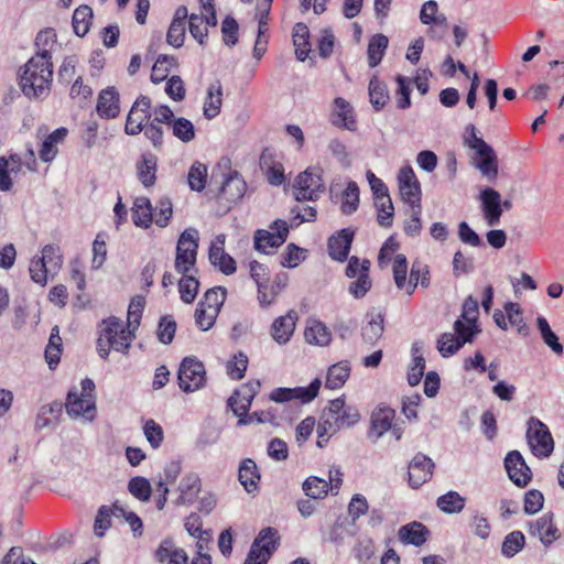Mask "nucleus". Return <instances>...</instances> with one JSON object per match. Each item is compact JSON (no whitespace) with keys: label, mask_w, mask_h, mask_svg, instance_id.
<instances>
[{"label":"nucleus","mask_w":564,"mask_h":564,"mask_svg":"<svg viewBox=\"0 0 564 564\" xmlns=\"http://www.w3.org/2000/svg\"><path fill=\"white\" fill-rule=\"evenodd\" d=\"M280 536L275 529H262L251 544L247 558L267 564L279 545Z\"/></svg>","instance_id":"9d476101"},{"label":"nucleus","mask_w":564,"mask_h":564,"mask_svg":"<svg viewBox=\"0 0 564 564\" xmlns=\"http://www.w3.org/2000/svg\"><path fill=\"white\" fill-rule=\"evenodd\" d=\"M433 460L422 453H417L409 464V485L417 489L432 478Z\"/></svg>","instance_id":"f3484780"},{"label":"nucleus","mask_w":564,"mask_h":564,"mask_svg":"<svg viewBox=\"0 0 564 564\" xmlns=\"http://www.w3.org/2000/svg\"><path fill=\"white\" fill-rule=\"evenodd\" d=\"M260 387V382L256 383V388L246 387L240 391H237L234 395L228 399V406L231 408L232 412L239 416V425H245L253 422L256 420L258 423H264L271 420L269 414L265 413H252L248 419L243 416L248 412L252 399L257 392V389Z\"/></svg>","instance_id":"0eeeda50"},{"label":"nucleus","mask_w":564,"mask_h":564,"mask_svg":"<svg viewBox=\"0 0 564 564\" xmlns=\"http://www.w3.org/2000/svg\"><path fill=\"white\" fill-rule=\"evenodd\" d=\"M324 189L322 170L319 167H307L295 180L294 197L296 200H316Z\"/></svg>","instance_id":"423d86ee"},{"label":"nucleus","mask_w":564,"mask_h":564,"mask_svg":"<svg viewBox=\"0 0 564 564\" xmlns=\"http://www.w3.org/2000/svg\"><path fill=\"white\" fill-rule=\"evenodd\" d=\"M223 105V87L219 80L212 83L204 101L203 113L206 119H214L219 115Z\"/></svg>","instance_id":"c756f323"},{"label":"nucleus","mask_w":564,"mask_h":564,"mask_svg":"<svg viewBox=\"0 0 564 564\" xmlns=\"http://www.w3.org/2000/svg\"><path fill=\"white\" fill-rule=\"evenodd\" d=\"M505 468L510 480L519 487L527 486L531 480V470L518 451H511L507 454L505 458Z\"/></svg>","instance_id":"a211bd4d"},{"label":"nucleus","mask_w":564,"mask_h":564,"mask_svg":"<svg viewBox=\"0 0 564 564\" xmlns=\"http://www.w3.org/2000/svg\"><path fill=\"white\" fill-rule=\"evenodd\" d=\"M394 419V410L389 406H382L375 410L371 414V426L369 437L377 442L387 431L391 429Z\"/></svg>","instance_id":"b1692460"},{"label":"nucleus","mask_w":564,"mask_h":564,"mask_svg":"<svg viewBox=\"0 0 564 564\" xmlns=\"http://www.w3.org/2000/svg\"><path fill=\"white\" fill-rule=\"evenodd\" d=\"M359 205V188L355 182H349L343 193L340 209L345 215L355 213Z\"/></svg>","instance_id":"4d7b16f0"},{"label":"nucleus","mask_w":564,"mask_h":564,"mask_svg":"<svg viewBox=\"0 0 564 564\" xmlns=\"http://www.w3.org/2000/svg\"><path fill=\"white\" fill-rule=\"evenodd\" d=\"M471 341L473 340H464V338L456 333H444L437 339V350L442 357L446 358L456 354L464 344Z\"/></svg>","instance_id":"4c0bfd02"},{"label":"nucleus","mask_w":564,"mask_h":564,"mask_svg":"<svg viewBox=\"0 0 564 564\" xmlns=\"http://www.w3.org/2000/svg\"><path fill=\"white\" fill-rule=\"evenodd\" d=\"M384 330L383 315L379 312H370L366 316V324L361 328L364 340L370 345L376 344Z\"/></svg>","instance_id":"c85d7f7f"},{"label":"nucleus","mask_w":564,"mask_h":564,"mask_svg":"<svg viewBox=\"0 0 564 564\" xmlns=\"http://www.w3.org/2000/svg\"><path fill=\"white\" fill-rule=\"evenodd\" d=\"M465 498L456 491H448L436 500L437 508L444 513H459L465 507Z\"/></svg>","instance_id":"37998d69"},{"label":"nucleus","mask_w":564,"mask_h":564,"mask_svg":"<svg viewBox=\"0 0 564 564\" xmlns=\"http://www.w3.org/2000/svg\"><path fill=\"white\" fill-rule=\"evenodd\" d=\"M93 19V10L88 6L78 7L73 14L74 32L78 36H84L89 31Z\"/></svg>","instance_id":"09e8293b"},{"label":"nucleus","mask_w":564,"mask_h":564,"mask_svg":"<svg viewBox=\"0 0 564 564\" xmlns=\"http://www.w3.org/2000/svg\"><path fill=\"white\" fill-rule=\"evenodd\" d=\"M238 477L240 484L249 494L258 489V480L260 479V475L257 465L252 459L247 458L242 460L239 467Z\"/></svg>","instance_id":"473e14b6"},{"label":"nucleus","mask_w":564,"mask_h":564,"mask_svg":"<svg viewBox=\"0 0 564 564\" xmlns=\"http://www.w3.org/2000/svg\"><path fill=\"white\" fill-rule=\"evenodd\" d=\"M207 167L200 162H195L188 172V185L193 191L200 192L205 188Z\"/></svg>","instance_id":"e2e57ef3"},{"label":"nucleus","mask_w":564,"mask_h":564,"mask_svg":"<svg viewBox=\"0 0 564 564\" xmlns=\"http://www.w3.org/2000/svg\"><path fill=\"white\" fill-rule=\"evenodd\" d=\"M332 123L338 128H344L349 131H355L357 129L354 108L341 97H337L334 100Z\"/></svg>","instance_id":"4be33fe9"},{"label":"nucleus","mask_w":564,"mask_h":564,"mask_svg":"<svg viewBox=\"0 0 564 564\" xmlns=\"http://www.w3.org/2000/svg\"><path fill=\"white\" fill-rule=\"evenodd\" d=\"M172 214V202L169 198L163 197L156 203L155 208H153V221L158 226L164 228L169 225Z\"/></svg>","instance_id":"774afa93"},{"label":"nucleus","mask_w":564,"mask_h":564,"mask_svg":"<svg viewBox=\"0 0 564 564\" xmlns=\"http://www.w3.org/2000/svg\"><path fill=\"white\" fill-rule=\"evenodd\" d=\"M302 488L305 495L313 499H322L329 491L328 481L314 476L308 477Z\"/></svg>","instance_id":"864d4df0"},{"label":"nucleus","mask_w":564,"mask_h":564,"mask_svg":"<svg viewBox=\"0 0 564 564\" xmlns=\"http://www.w3.org/2000/svg\"><path fill=\"white\" fill-rule=\"evenodd\" d=\"M115 507L101 506L94 522V533L96 536L101 538L105 532L111 527V516H113Z\"/></svg>","instance_id":"69168bd1"},{"label":"nucleus","mask_w":564,"mask_h":564,"mask_svg":"<svg viewBox=\"0 0 564 564\" xmlns=\"http://www.w3.org/2000/svg\"><path fill=\"white\" fill-rule=\"evenodd\" d=\"M132 221L137 227L144 229L149 228L153 223V207L148 197L139 196L134 199Z\"/></svg>","instance_id":"cd10ccee"},{"label":"nucleus","mask_w":564,"mask_h":564,"mask_svg":"<svg viewBox=\"0 0 564 564\" xmlns=\"http://www.w3.org/2000/svg\"><path fill=\"white\" fill-rule=\"evenodd\" d=\"M305 339L308 344L327 346L332 340V334L326 325L319 321H311L305 329Z\"/></svg>","instance_id":"72a5a7b5"},{"label":"nucleus","mask_w":564,"mask_h":564,"mask_svg":"<svg viewBox=\"0 0 564 564\" xmlns=\"http://www.w3.org/2000/svg\"><path fill=\"white\" fill-rule=\"evenodd\" d=\"M399 539L406 544L422 545L426 541L427 530L420 522H411L399 529Z\"/></svg>","instance_id":"2f4dec72"},{"label":"nucleus","mask_w":564,"mask_h":564,"mask_svg":"<svg viewBox=\"0 0 564 564\" xmlns=\"http://www.w3.org/2000/svg\"><path fill=\"white\" fill-rule=\"evenodd\" d=\"M421 284L423 288H427L430 283L429 270L425 265H422L417 262L413 263L410 279L406 283L405 291L409 295L413 294L417 284Z\"/></svg>","instance_id":"8fccbe9b"},{"label":"nucleus","mask_w":564,"mask_h":564,"mask_svg":"<svg viewBox=\"0 0 564 564\" xmlns=\"http://www.w3.org/2000/svg\"><path fill=\"white\" fill-rule=\"evenodd\" d=\"M421 349L419 343H414L411 348L412 362L408 371V382L412 387L417 386L424 375L425 359L422 356Z\"/></svg>","instance_id":"c9c22d12"},{"label":"nucleus","mask_w":564,"mask_h":564,"mask_svg":"<svg viewBox=\"0 0 564 564\" xmlns=\"http://www.w3.org/2000/svg\"><path fill=\"white\" fill-rule=\"evenodd\" d=\"M198 249V231L194 228L185 229L177 241L175 270L181 273H189L196 263Z\"/></svg>","instance_id":"20e7f679"},{"label":"nucleus","mask_w":564,"mask_h":564,"mask_svg":"<svg viewBox=\"0 0 564 564\" xmlns=\"http://www.w3.org/2000/svg\"><path fill=\"white\" fill-rule=\"evenodd\" d=\"M199 288V282L193 274L185 273L178 281V292L181 300L191 304L196 299L197 292Z\"/></svg>","instance_id":"de8ad7c7"},{"label":"nucleus","mask_w":564,"mask_h":564,"mask_svg":"<svg viewBox=\"0 0 564 564\" xmlns=\"http://www.w3.org/2000/svg\"><path fill=\"white\" fill-rule=\"evenodd\" d=\"M527 440L535 456L547 457L553 451L554 443L549 429L535 417L528 421Z\"/></svg>","instance_id":"1a4fd4ad"},{"label":"nucleus","mask_w":564,"mask_h":564,"mask_svg":"<svg viewBox=\"0 0 564 564\" xmlns=\"http://www.w3.org/2000/svg\"><path fill=\"white\" fill-rule=\"evenodd\" d=\"M480 159L476 162V167L488 181H495L498 176L497 155L491 147L476 153Z\"/></svg>","instance_id":"7c9ffc66"},{"label":"nucleus","mask_w":564,"mask_h":564,"mask_svg":"<svg viewBox=\"0 0 564 564\" xmlns=\"http://www.w3.org/2000/svg\"><path fill=\"white\" fill-rule=\"evenodd\" d=\"M63 404L61 402H52L43 405L36 416L35 425L37 429H45L51 425L50 416L57 417L62 413Z\"/></svg>","instance_id":"338daca9"},{"label":"nucleus","mask_w":564,"mask_h":564,"mask_svg":"<svg viewBox=\"0 0 564 564\" xmlns=\"http://www.w3.org/2000/svg\"><path fill=\"white\" fill-rule=\"evenodd\" d=\"M151 99L148 96H139L132 105L124 126L128 135L139 134L151 118Z\"/></svg>","instance_id":"f8f14e48"},{"label":"nucleus","mask_w":564,"mask_h":564,"mask_svg":"<svg viewBox=\"0 0 564 564\" xmlns=\"http://www.w3.org/2000/svg\"><path fill=\"white\" fill-rule=\"evenodd\" d=\"M524 542L525 539L523 533L520 531H513L505 538L501 546V553L507 557H512L523 549Z\"/></svg>","instance_id":"680f3d73"},{"label":"nucleus","mask_w":564,"mask_h":564,"mask_svg":"<svg viewBox=\"0 0 564 564\" xmlns=\"http://www.w3.org/2000/svg\"><path fill=\"white\" fill-rule=\"evenodd\" d=\"M116 518H122L129 525L135 538H140L143 533L142 520L132 511L128 510L119 501L113 503Z\"/></svg>","instance_id":"49530a36"},{"label":"nucleus","mask_w":564,"mask_h":564,"mask_svg":"<svg viewBox=\"0 0 564 564\" xmlns=\"http://www.w3.org/2000/svg\"><path fill=\"white\" fill-rule=\"evenodd\" d=\"M310 32L304 23H296L293 30V44L299 61H305L311 51L308 43Z\"/></svg>","instance_id":"ea45409f"},{"label":"nucleus","mask_w":564,"mask_h":564,"mask_svg":"<svg viewBox=\"0 0 564 564\" xmlns=\"http://www.w3.org/2000/svg\"><path fill=\"white\" fill-rule=\"evenodd\" d=\"M158 158L151 152L142 154L137 163L138 178L144 187L154 185L156 181Z\"/></svg>","instance_id":"bb28decb"},{"label":"nucleus","mask_w":564,"mask_h":564,"mask_svg":"<svg viewBox=\"0 0 564 564\" xmlns=\"http://www.w3.org/2000/svg\"><path fill=\"white\" fill-rule=\"evenodd\" d=\"M355 231L350 228L339 230L328 239L329 257L337 261H345L351 247Z\"/></svg>","instance_id":"412c9836"},{"label":"nucleus","mask_w":564,"mask_h":564,"mask_svg":"<svg viewBox=\"0 0 564 564\" xmlns=\"http://www.w3.org/2000/svg\"><path fill=\"white\" fill-rule=\"evenodd\" d=\"M226 299V289L221 286L212 288L206 291L203 299L198 302L200 306H206L208 310L220 312V308Z\"/></svg>","instance_id":"5fc2aeb1"},{"label":"nucleus","mask_w":564,"mask_h":564,"mask_svg":"<svg viewBox=\"0 0 564 564\" xmlns=\"http://www.w3.org/2000/svg\"><path fill=\"white\" fill-rule=\"evenodd\" d=\"M375 205L378 209V224L381 227H390L392 225V217L394 207L389 196H382L375 200Z\"/></svg>","instance_id":"bf43d9fd"},{"label":"nucleus","mask_w":564,"mask_h":564,"mask_svg":"<svg viewBox=\"0 0 564 564\" xmlns=\"http://www.w3.org/2000/svg\"><path fill=\"white\" fill-rule=\"evenodd\" d=\"M172 132L182 142H191L195 138L194 124L186 118H176L172 122Z\"/></svg>","instance_id":"052dcab7"},{"label":"nucleus","mask_w":564,"mask_h":564,"mask_svg":"<svg viewBox=\"0 0 564 564\" xmlns=\"http://www.w3.org/2000/svg\"><path fill=\"white\" fill-rule=\"evenodd\" d=\"M388 44L389 40L383 34H376L370 39L367 50L370 67H376L381 62Z\"/></svg>","instance_id":"79ce46f5"},{"label":"nucleus","mask_w":564,"mask_h":564,"mask_svg":"<svg viewBox=\"0 0 564 564\" xmlns=\"http://www.w3.org/2000/svg\"><path fill=\"white\" fill-rule=\"evenodd\" d=\"M67 134L68 130L63 127L50 133L40 147V160L45 163L52 162L58 154V145L65 141Z\"/></svg>","instance_id":"393cba45"},{"label":"nucleus","mask_w":564,"mask_h":564,"mask_svg":"<svg viewBox=\"0 0 564 564\" xmlns=\"http://www.w3.org/2000/svg\"><path fill=\"white\" fill-rule=\"evenodd\" d=\"M536 327L540 332L543 343L556 355L563 354V345L560 343L557 335L551 329L549 322L545 317L539 316L536 318Z\"/></svg>","instance_id":"58836bf2"},{"label":"nucleus","mask_w":564,"mask_h":564,"mask_svg":"<svg viewBox=\"0 0 564 564\" xmlns=\"http://www.w3.org/2000/svg\"><path fill=\"white\" fill-rule=\"evenodd\" d=\"M289 235V225L285 220L276 219L270 230L258 229L254 232V249L259 252L270 254L274 249L282 246Z\"/></svg>","instance_id":"6e6552de"},{"label":"nucleus","mask_w":564,"mask_h":564,"mask_svg":"<svg viewBox=\"0 0 564 564\" xmlns=\"http://www.w3.org/2000/svg\"><path fill=\"white\" fill-rule=\"evenodd\" d=\"M505 311H506V315L508 317L509 323L512 326L517 327V332L522 336H528L529 327L522 317V312H521L519 304L508 302L505 304Z\"/></svg>","instance_id":"6e6d98bb"},{"label":"nucleus","mask_w":564,"mask_h":564,"mask_svg":"<svg viewBox=\"0 0 564 564\" xmlns=\"http://www.w3.org/2000/svg\"><path fill=\"white\" fill-rule=\"evenodd\" d=\"M478 313V301L469 295L463 303L460 318L454 323L455 333L464 340H473L480 332L477 326Z\"/></svg>","instance_id":"9b49d317"},{"label":"nucleus","mask_w":564,"mask_h":564,"mask_svg":"<svg viewBox=\"0 0 564 564\" xmlns=\"http://www.w3.org/2000/svg\"><path fill=\"white\" fill-rule=\"evenodd\" d=\"M200 489L202 482L199 476L193 471L185 474L177 486L176 491L178 496L174 503L177 506H189L194 503Z\"/></svg>","instance_id":"aec40b11"},{"label":"nucleus","mask_w":564,"mask_h":564,"mask_svg":"<svg viewBox=\"0 0 564 564\" xmlns=\"http://www.w3.org/2000/svg\"><path fill=\"white\" fill-rule=\"evenodd\" d=\"M246 188V182L237 173H234L224 182L220 194L225 199L236 202L245 195Z\"/></svg>","instance_id":"e433bc0d"},{"label":"nucleus","mask_w":564,"mask_h":564,"mask_svg":"<svg viewBox=\"0 0 564 564\" xmlns=\"http://www.w3.org/2000/svg\"><path fill=\"white\" fill-rule=\"evenodd\" d=\"M95 383L86 378L80 382V390L76 388L67 394L65 409L68 416L73 420L83 422H93L96 417V397Z\"/></svg>","instance_id":"7ed1b4c3"},{"label":"nucleus","mask_w":564,"mask_h":564,"mask_svg":"<svg viewBox=\"0 0 564 564\" xmlns=\"http://www.w3.org/2000/svg\"><path fill=\"white\" fill-rule=\"evenodd\" d=\"M175 65L176 59L173 56L165 54L159 55L152 68L151 80L154 84L161 83L167 77L171 67Z\"/></svg>","instance_id":"603ef678"},{"label":"nucleus","mask_w":564,"mask_h":564,"mask_svg":"<svg viewBox=\"0 0 564 564\" xmlns=\"http://www.w3.org/2000/svg\"><path fill=\"white\" fill-rule=\"evenodd\" d=\"M321 386L322 381L316 378L306 388H276L271 392L270 399L276 403H283L294 399H299L303 403H307L317 397Z\"/></svg>","instance_id":"ddd939ff"},{"label":"nucleus","mask_w":564,"mask_h":564,"mask_svg":"<svg viewBox=\"0 0 564 564\" xmlns=\"http://www.w3.org/2000/svg\"><path fill=\"white\" fill-rule=\"evenodd\" d=\"M51 55L36 53L21 67L19 84L28 98L44 99L51 91L53 64Z\"/></svg>","instance_id":"f257e3e1"},{"label":"nucleus","mask_w":564,"mask_h":564,"mask_svg":"<svg viewBox=\"0 0 564 564\" xmlns=\"http://www.w3.org/2000/svg\"><path fill=\"white\" fill-rule=\"evenodd\" d=\"M129 492L140 501H148L151 497V485L144 477H133L128 482Z\"/></svg>","instance_id":"0e129e2a"},{"label":"nucleus","mask_w":564,"mask_h":564,"mask_svg":"<svg viewBox=\"0 0 564 564\" xmlns=\"http://www.w3.org/2000/svg\"><path fill=\"white\" fill-rule=\"evenodd\" d=\"M368 91L370 104L372 105L375 110H381L389 100L387 85L380 82L377 76H373L370 79Z\"/></svg>","instance_id":"a19ab883"},{"label":"nucleus","mask_w":564,"mask_h":564,"mask_svg":"<svg viewBox=\"0 0 564 564\" xmlns=\"http://www.w3.org/2000/svg\"><path fill=\"white\" fill-rule=\"evenodd\" d=\"M326 415L335 421V424L337 427H340V430L355 425L360 419L358 410L354 406L346 405L341 398L329 402L326 409Z\"/></svg>","instance_id":"dca6fc26"},{"label":"nucleus","mask_w":564,"mask_h":564,"mask_svg":"<svg viewBox=\"0 0 564 564\" xmlns=\"http://www.w3.org/2000/svg\"><path fill=\"white\" fill-rule=\"evenodd\" d=\"M209 261L217 267L224 274L230 275L236 272V261L231 256L225 252V249L209 250Z\"/></svg>","instance_id":"a18cd8bd"},{"label":"nucleus","mask_w":564,"mask_h":564,"mask_svg":"<svg viewBox=\"0 0 564 564\" xmlns=\"http://www.w3.org/2000/svg\"><path fill=\"white\" fill-rule=\"evenodd\" d=\"M120 111L119 94L113 87L100 91L97 102V112L100 117L116 118Z\"/></svg>","instance_id":"a878e982"},{"label":"nucleus","mask_w":564,"mask_h":564,"mask_svg":"<svg viewBox=\"0 0 564 564\" xmlns=\"http://www.w3.org/2000/svg\"><path fill=\"white\" fill-rule=\"evenodd\" d=\"M297 314L294 311L288 312L284 316L274 319L271 326V335L273 339L280 344H286L295 330Z\"/></svg>","instance_id":"5701e85b"},{"label":"nucleus","mask_w":564,"mask_h":564,"mask_svg":"<svg viewBox=\"0 0 564 564\" xmlns=\"http://www.w3.org/2000/svg\"><path fill=\"white\" fill-rule=\"evenodd\" d=\"M134 337V332L124 326L119 318L109 317L102 321L97 339L100 358L107 359L111 349L127 355Z\"/></svg>","instance_id":"f03ea898"},{"label":"nucleus","mask_w":564,"mask_h":564,"mask_svg":"<svg viewBox=\"0 0 564 564\" xmlns=\"http://www.w3.org/2000/svg\"><path fill=\"white\" fill-rule=\"evenodd\" d=\"M62 354V338L59 336L58 326L52 328L48 344L45 348V359L51 369H54L61 359Z\"/></svg>","instance_id":"c03bdc74"},{"label":"nucleus","mask_w":564,"mask_h":564,"mask_svg":"<svg viewBox=\"0 0 564 564\" xmlns=\"http://www.w3.org/2000/svg\"><path fill=\"white\" fill-rule=\"evenodd\" d=\"M348 361H340L329 367L326 376L325 387L335 390L341 388L350 375Z\"/></svg>","instance_id":"f704fd0d"},{"label":"nucleus","mask_w":564,"mask_h":564,"mask_svg":"<svg viewBox=\"0 0 564 564\" xmlns=\"http://www.w3.org/2000/svg\"><path fill=\"white\" fill-rule=\"evenodd\" d=\"M145 299L141 295L134 296L128 307L127 326L135 332L140 325L142 312L144 310Z\"/></svg>","instance_id":"13d9d810"},{"label":"nucleus","mask_w":564,"mask_h":564,"mask_svg":"<svg viewBox=\"0 0 564 564\" xmlns=\"http://www.w3.org/2000/svg\"><path fill=\"white\" fill-rule=\"evenodd\" d=\"M482 218L488 227H496L500 224L502 216L501 195L491 187H486L479 195Z\"/></svg>","instance_id":"2eb2a0df"},{"label":"nucleus","mask_w":564,"mask_h":564,"mask_svg":"<svg viewBox=\"0 0 564 564\" xmlns=\"http://www.w3.org/2000/svg\"><path fill=\"white\" fill-rule=\"evenodd\" d=\"M182 391L191 393L202 389L206 383V371L202 361L195 357H185L177 372Z\"/></svg>","instance_id":"39448f33"},{"label":"nucleus","mask_w":564,"mask_h":564,"mask_svg":"<svg viewBox=\"0 0 564 564\" xmlns=\"http://www.w3.org/2000/svg\"><path fill=\"white\" fill-rule=\"evenodd\" d=\"M398 184L402 200L409 206L421 205V185L410 165L402 166L398 173Z\"/></svg>","instance_id":"4468645a"},{"label":"nucleus","mask_w":564,"mask_h":564,"mask_svg":"<svg viewBox=\"0 0 564 564\" xmlns=\"http://www.w3.org/2000/svg\"><path fill=\"white\" fill-rule=\"evenodd\" d=\"M40 257L50 270L51 275H55L63 265V256L61 250L54 245H46L42 249V254Z\"/></svg>","instance_id":"3c124183"},{"label":"nucleus","mask_w":564,"mask_h":564,"mask_svg":"<svg viewBox=\"0 0 564 564\" xmlns=\"http://www.w3.org/2000/svg\"><path fill=\"white\" fill-rule=\"evenodd\" d=\"M529 533L538 536L544 546H550L560 539L561 533L553 522L552 513H544L542 517L529 524Z\"/></svg>","instance_id":"6ab92c4d"}]
</instances>
